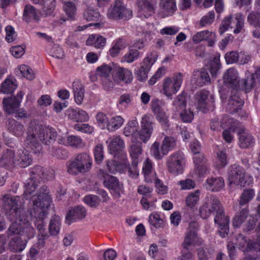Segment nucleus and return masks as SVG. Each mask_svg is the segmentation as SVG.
<instances>
[{
  "instance_id": "nucleus-24",
  "label": "nucleus",
  "mask_w": 260,
  "mask_h": 260,
  "mask_svg": "<svg viewBox=\"0 0 260 260\" xmlns=\"http://www.w3.org/2000/svg\"><path fill=\"white\" fill-rule=\"evenodd\" d=\"M27 240L21 237H14L8 243V248L12 252H19L22 251L26 246Z\"/></svg>"
},
{
  "instance_id": "nucleus-2",
  "label": "nucleus",
  "mask_w": 260,
  "mask_h": 260,
  "mask_svg": "<svg viewBox=\"0 0 260 260\" xmlns=\"http://www.w3.org/2000/svg\"><path fill=\"white\" fill-rule=\"evenodd\" d=\"M37 194V198L34 197L32 199V208L30 214L34 216V222L38 233L47 232L45 219L47 217L48 208L52 201L50 190L47 186L43 185Z\"/></svg>"
},
{
  "instance_id": "nucleus-59",
  "label": "nucleus",
  "mask_w": 260,
  "mask_h": 260,
  "mask_svg": "<svg viewBox=\"0 0 260 260\" xmlns=\"http://www.w3.org/2000/svg\"><path fill=\"white\" fill-rule=\"evenodd\" d=\"M100 201L101 200L99 197L92 194L86 196L84 198V202L91 207H95L98 206Z\"/></svg>"
},
{
  "instance_id": "nucleus-20",
  "label": "nucleus",
  "mask_w": 260,
  "mask_h": 260,
  "mask_svg": "<svg viewBox=\"0 0 260 260\" xmlns=\"http://www.w3.org/2000/svg\"><path fill=\"white\" fill-rule=\"evenodd\" d=\"M113 74L114 80L117 82L123 81L125 83H128L131 82L133 79L132 72L124 68L116 67L115 69H113Z\"/></svg>"
},
{
  "instance_id": "nucleus-7",
  "label": "nucleus",
  "mask_w": 260,
  "mask_h": 260,
  "mask_svg": "<svg viewBox=\"0 0 260 260\" xmlns=\"http://www.w3.org/2000/svg\"><path fill=\"white\" fill-rule=\"evenodd\" d=\"M228 182L229 185L234 184L241 187H244L249 184L245 169L242 167L237 165H234L229 167Z\"/></svg>"
},
{
  "instance_id": "nucleus-50",
  "label": "nucleus",
  "mask_w": 260,
  "mask_h": 260,
  "mask_svg": "<svg viewBox=\"0 0 260 260\" xmlns=\"http://www.w3.org/2000/svg\"><path fill=\"white\" fill-rule=\"evenodd\" d=\"M187 93L182 92L181 94L178 95L177 99L174 101L173 105L176 107L177 110H184L186 106Z\"/></svg>"
},
{
  "instance_id": "nucleus-34",
  "label": "nucleus",
  "mask_w": 260,
  "mask_h": 260,
  "mask_svg": "<svg viewBox=\"0 0 260 260\" xmlns=\"http://www.w3.org/2000/svg\"><path fill=\"white\" fill-rule=\"evenodd\" d=\"M74 99L77 104H81L84 96V89L83 86L79 82H74L72 85Z\"/></svg>"
},
{
  "instance_id": "nucleus-63",
  "label": "nucleus",
  "mask_w": 260,
  "mask_h": 260,
  "mask_svg": "<svg viewBox=\"0 0 260 260\" xmlns=\"http://www.w3.org/2000/svg\"><path fill=\"white\" fill-rule=\"evenodd\" d=\"M67 145L73 147H80L82 145V141L79 137L72 135L67 137Z\"/></svg>"
},
{
  "instance_id": "nucleus-62",
  "label": "nucleus",
  "mask_w": 260,
  "mask_h": 260,
  "mask_svg": "<svg viewBox=\"0 0 260 260\" xmlns=\"http://www.w3.org/2000/svg\"><path fill=\"white\" fill-rule=\"evenodd\" d=\"M113 71L112 67L107 64H103L96 69L98 74L103 78L108 77L110 73Z\"/></svg>"
},
{
  "instance_id": "nucleus-9",
  "label": "nucleus",
  "mask_w": 260,
  "mask_h": 260,
  "mask_svg": "<svg viewBox=\"0 0 260 260\" xmlns=\"http://www.w3.org/2000/svg\"><path fill=\"white\" fill-rule=\"evenodd\" d=\"M132 14V11L125 7L121 0H115L107 13L108 17L114 20H127L131 18Z\"/></svg>"
},
{
  "instance_id": "nucleus-39",
  "label": "nucleus",
  "mask_w": 260,
  "mask_h": 260,
  "mask_svg": "<svg viewBox=\"0 0 260 260\" xmlns=\"http://www.w3.org/2000/svg\"><path fill=\"white\" fill-rule=\"evenodd\" d=\"M248 214V209L247 207L241 209L239 212H237L233 219V224L235 227H239V226L246 219Z\"/></svg>"
},
{
  "instance_id": "nucleus-29",
  "label": "nucleus",
  "mask_w": 260,
  "mask_h": 260,
  "mask_svg": "<svg viewBox=\"0 0 260 260\" xmlns=\"http://www.w3.org/2000/svg\"><path fill=\"white\" fill-rule=\"evenodd\" d=\"M20 221L22 222L20 236L24 237V239L26 240L33 238L36 235L35 229L31 225L30 223L28 222L24 216V218H21Z\"/></svg>"
},
{
  "instance_id": "nucleus-37",
  "label": "nucleus",
  "mask_w": 260,
  "mask_h": 260,
  "mask_svg": "<svg viewBox=\"0 0 260 260\" xmlns=\"http://www.w3.org/2000/svg\"><path fill=\"white\" fill-rule=\"evenodd\" d=\"M127 46L125 41L121 38H119L115 42L112 47L109 51V54L112 57L117 56L120 51Z\"/></svg>"
},
{
  "instance_id": "nucleus-32",
  "label": "nucleus",
  "mask_w": 260,
  "mask_h": 260,
  "mask_svg": "<svg viewBox=\"0 0 260 260\" xmlns=\"http://www.w3.org/2000/svg\"><path fill=\"white\" fill-rule=\"evenodd\" d=\"M176 146V140L174 137H165L161 146V154L167 155L170 151L173 150Z\"/></svg>"
},
{
  "instance_id": "nucleus-57",
  "label": "nucleus",
  "mask_w": 260,
  "mask_h": 260,
  "mask_svg": "<svg viewBox=\"0 0 260 260\" xmlns=\"http://www.w3.org/2000/svg\"><path fill=\"white\" fill-rule=\"evenodd\" d=\"M123 123V119L120 116H116L112 117L108 126V130L113 131L120 127Z\"/></svg>"
},
{
  "instance_id": "nucleus-15",
  "label": "nucleus",
  "mask_w": 260,
  "mask_h": 260,
  "mask_svg": "<svg viewBox=\"0 0 260 260\" xmlns=\"http://www.w3.org/2000/svg\"><path fill=\"white\" fill-rule=\"evenodd\" d=\"M156 0H139L138 14L141 17L147 18L155 13Z\"/></svg>"
},
{
  "instance_id": "nucleus-8",
  "label": "nucleus",
  "mask_w": 260,
  "mask_h": 260,
  "mask_svg": "<svg viewBox=\"0 0 260 260\" xmlns=\"http://www.w3.org/2000/svg\"><path fill=\"white\" fill-rule=\"evenodd\" d=\"M153 122L150 116L145 115L142 117L141 121V128L137 131L136 137L132 139L133 143L143 142L146 143L150 138L153 131Z\"/></svg>"
},
{
  "instance_id": "nucleus-30",
  "label": "nucleus",
  "mask_w": 260,
  "mask_h": 260,
  "mask_svg": "<svg viewBox=\"0 0 260 260\" xmlns=\"http://www.w3.org/2000/svg\"><path fill=\"white\" fill-rule=\"evenodd\" d=\"M159 7L167 16L172 15L177 10L176 0H160Z\"/></svg>"
},
{
  "instance_id": "nucleus-5",
  "label": "nucleus",
  "mask_w": 260,
  "mask_h": 260,
  "mask_svg": "<svg viewBox=\"0 0 260 260\" xmlns=\"http://www.w3.org/2000/svg\"><path fill=\"white\" fill-rule=\"evenodd\" d=\"M91 165L92 158L86 153L78 154L74 159L67 162V171L72 175L87 172L89 171Z\"/></svg>"
},
{
  "instance_id": "nucleus-13",
  "label": "nucleus",
  "mask_w": 260,
  "mask_h": 260,
  "mask_svg": "<svg viewBox=\"0 0 260 260\" xmlns=\"http://www.w3.org/2000/svg\"><path fill=\"white\" fill-rule=\"evenodd\" d=\"M103 184L116 198H120L121 193L123 192L122 184L120 183L118 179L114 176L109 175L105 176Z\"/></svg>"
},
{
  "instance_id": "nucleus-31",
  "label": "nucleus",
  "mask_w": 260,
  "mask_h": 260,
  "mask_svg": "<svg viewBox=\"0 0 260 260\" xmlns=\"http://www.w3.org/2000/svg\"><path fill=\"white\" fill-rule=\"evenodd\" d=\"M21 218H24L23 214H20V217H14L12 220L13 221L9 226L7 231V235L9 236H11L13 235H20L22 222L20 221Z\"/></svg>"
},
{
  "instance_id": "nucleus-1",
  "label": "nucleus",
  "mask_w": 260,
  "mask_h": 260,
  "mask_svg": "<svg viewBox=\"0 0 260 260\" xmlns=\"http://www.w3.org/2000/svg\"><path fill=\"white\" fill-rule=\"evenodd\" d=\"M214 212V221L218 228L217 232L221 237L224 238L229 233L230 218L225 215L224 208L217 197L210 196L200 207L199 214L203 219H207Z\"/></svg>"
},
{
  "instance_id": "nucleus-54",
  "label": "nucleus",
  "mask_w": 260,
  "mask_h": 260,
  "mask_svg": "<svg viewBox=\"0 0 260 260\" xmlns=\"http://www.w3.org/2000/svg\"><path fill=\"white\" fill-rule=\"evenodd\" d=\"M155 115H156L157 120L159 122L164 128H168L170 125L168 119L169 116L167 115L165 111L162 109L158 112L155 113Z\"/></svg>"
},
{
  "instance_id": "nucleus-46",
  "label": "nucleus",
  "mask_w": 260,
  "mask_h": 260,
  "mask_svg": "<svg viewBox=\"0 0 260 260\" xmlns=\"http://www.w3.org/2000/svg\"><path fill=\"white\" fill-rule=\"evenodd\" d=\"M107 167L109 171L111 173H115L116 172L121 173L123 171L124 165L115 160H111L107 161Z\"/></svg>"
},
{
  "instance_id": "nucleus-19",
  "label": "nucleus",
  "mask_w": 260,
  "mask_h": 260,
  "mask_svg": "<svg viewBox=\"0 0 260 260\" xmlns=\"http://www.w3.org/2000/svg\"><path fill=\"white\" fill-rule=\"evenodd\" d=\"M86 212L85 209L82 206H77L72 208L66 215V222L70 224L72 222L77 220L82 219L86 216Z\"/></svg>"
},
{
  "instance_id": "nucleus-36",
  "label": "nucleus",
  "mask_w": 260,
  "mask_h": 260,
  "mask_svg": "<svg viewBox=\"0 0 260 260\" xmlns=\"http://www.w3.org/2000/svg\"><path fill=\"white\" fill-rule=\"evenodd\" d=\"M124 147V143L120 137H116L114 138L110 142L109 148L111 153L116 155V152L119 153L122 149Z\"/></svg>"
},
{
  "instance_id": "nucleus-42",
  "label": "nucleus",
  "mask_w": 260,
  "mask_h": 260,
  "mask_svg": "<svg viewBox=\"0 0 260 260\" xmlns=\"http://www.w3.org/2000/svg\"><path fill=\"white\" fill-rule=\"evenodd\" d=\"M197 236V234L195 231L190 230L188 231L182 244L183 249L188 250L190 246L194 244L196 242Z\"/></svg>"
},
{
  "instance_id": "nucleus-10",
  "label": "nucleus",
  "mask_w": 260,
  "mask_h": 260,
  "mask_svg": "<svg viewBox=\"0 0 260 260\" xmlns=\"http://www.w3.org/2000/svg\"><path fill=\"white\" fill-rule=\"evenodd\" d=\"M198 108L203 113L212 112L215 109L214 97L208 91L203 90L196 95Z\"/></svg>"
},
{
  "instance_id": "nucleus-25",
  "label": "nucleus",
  "mask_w": 260,
  "mask_h": 260,
  "mask_svg": "<svg viewBox=\"0 0 260 260\" xmlns=\"http://www.w3.org/2000/svg\"><path fill=\"white\" fill-rule=\"evenodd\" d=\"M192 80L197 85L202 86L210 82L211 79L208 73L206 71L196 70L193 72Z\"/></svg>"
},
{
  "instance_id": "nucleus-28",
  "label": "nucleus",
  "mask_w": 260,
  "mask_h": 260,
  "mask_svg": "<svg viewBox=\"0 0 260 260\" xmlns=\"http://www.w3.org/2000/svg\"><path fill=\"white\" fill-rule=\"evenodd\" d=\"M16 157L14 151L11 149H7L4 151L3 155L0 159V167H4L7 165L12 166L16 165Z\"/></svg>"
},
{
  "instance_id": "nucleus-14",
  "label": "nucleus",
  "mask_w": 260,
  "mask_h": 260,
  "mask_svg": "<svg viewBox=\"0 0 260 260\" xmlns=\"http://www.w3.org/2000/svg\"><path fill=\"white\" fill-rule=\"evenodd\" d=\"M182 82V75L181 73L174 78V82L171 78L168 77L165 79L163 84L164 94L168 97H171L172 93L175 94L179 89Z\"/></svg>"
},
{
  "instance_id": "nucleus-22",
  "label": "nucleus",
  "mask_w": 260,
  "mask_h": 260,
  "mask_svg": "<svg viewBox=\"0 0 260 260\" xmlns=\"http://www.w3.org/2000/svg\"><path fill=\"white\" fill-rule=\"evenodd\" d=\"M255 85V75L252 74L245 78L239 80L236 91L243 90L246 93L252 90Z\"/></svg>"
},
{
  "instance_id": "nucleus-11",
  "label": "nucleus",
  "mask_w": 260,
  "mask_h": 260,
  "mask_svg": "<svg viewBox=\"0 0 260 260\" xmlns=\"http://www.w3.org/2000/svg\"><path fill=\"white\" fill-rule=\"evenodd\" d=\"M184 157L181 151H177L170 155L167 159V166L169 172L174 175L182 174L183 170Z\"/></svg>"
},
{
  "instance_id": "nucleus-17",
  "label": "nucleus",
  "mask_w": 260,
  "mask_h": 260,
  "mask_svg": "<svg viewBox=\"0 0 260 260\" xmlns=\"http://www.w3.org/2000/svg\"><path fill=\"white\" fill-rule=\"evenodd\" d=\"M224 84L232 89L231 91L236 90L239 82L237 72L233 68L228 69L223 76Z\"/></svg>"
},
{
  "instance_id": "nucleus-51",
  "label": "nucleus",
  "mask_w": 260,
  "mask_h": 260,
  "mask_svg": "<svg viewBox=\"0 0 260 260\" xmlns=\"http://www.w3.org/2000/svg\"><path fill=\"white\" fill-rule=\"evenodd\" d=\"M200 191L196 190L193 192L190 193L186 198V204L190 208H193L199 200Z\"/></svg>"
},
{
  "instance_id": "nucleus-44",
  "label": "nucleus",
  "mask_w": 260,
  "mask_h": 260,
  "mask_svg": "<svg viewBox=\"0 0 260 260\" xmlns=\"http://www.w3.org/2000/svg\"><path fill=\"white\" fill-rule=\"evenodd\" d=\"M15 73L18 76L21 75L29 80H32L35 78V75L31 69L26 65H21L19 68L16 71Z\"/></svg>"
},
{
  "instance_id": "nucleus-23",
  "label": "nucleus",
  "mask_w": 260,
  "mask_h": 260,
  "mask_svg": "<svg viewBox=\"0 0 260 260\" xmlns=\"http://www.w3.org/2000/svg\"><path fill=\"white\" fill-rule=\"evenodd\" d=\"M239 144L242 148H247L254 143V138L245 129H241L238 133Z\"/></svg>"
},
{
  "instance_id": "nucleus-55",
  "label": "nucleus",
  "mask_w": 260,
  "mask_h": 260,
  "mask_svg": "<svg viewBox=\"0 0 260 260\" xmlns=\"http://www.w3.org/2000/svg\"><path fill=\"white\" fill-rule=\"evenodd\" d=\"M149 221L150 223L155 228L158 229L162 228L164 225V222L160 216L157 213H151L149 215Z\"/></svg>"
},
{
  "instance_id": "nucleus-60",
  "label": "nucleus",
  "mask_w": 260,
  "mask_h": 260,
  "mask_svg": "<svg viewBox=\"0 0 260 260\" xmlns=\"http://www.w3.org/2000/svg\"><path fill=\"white\" fill-rule=\"evenodd\" d=\"M50 237L48 232H41L38 234V241L35 245L38 249H42L45 246V241Z\"/></svg>"
},
{
  "instance_id": "nucleus-6",
  "label": "nucleus",
  "mask_w": 260,
  "mask_h": 260,
  "mask_svg": "<svg viewBox=\"0 0 260 260\" xmlns=\"http://www.w3.org/2000/svg\"><path fill=\"white\" fill-rule=\"evenodd\" d=\"M23 95L22 92L19 91L16 96L4 98L3 100L5 111L9 114L15 113V117L17 119L27 117L26 112L24 110L19 111L18 110Z\"/></svg>"
},
{
  "instance_id": "nucleus-18",
  "label": "nucleus",
  "mask_w": 260,
  "mask_h": 260,
  "mask_svg": "<svg viewBox=\"0 0 260 260\" xmlns=\"http://www.w3.org/2000/svg\"><path fill=\"white\" fill-rule=\"evenodd\" d=\"M6 125L9 132L17 137L22 136L25 131L23 124L13 118H9Z\"/></svg>"
},
{
  "instance_id": "nucleus-40",
  "label": "nucleus",
  "mask_w": 260,
  "mask_h": 260,
  "mask_svg": "<svg viewBox=\"0 0 260 260\" xmlns=\"http://www.w3.org/2000/svg\"><path fill=\"white\" fill-rule=\"evenodd\" d=\"M142 53L137 49H134L128 47V51L122 57V61L127 63H132L138 59L141 55Z\"/></svg>"
},
{
  "instance_id": "nucleus-52",
  "label": "nucleus",
  "mask_w": 260,
  "mask_h": 260,
  "mask_svg": "<svg viewBox=\"0 0 260 260\" xmlns=\"http://www.w3.org/2000/svg\"><path fill=\"white\" fill-rule=\"evenodd\" d=\"M17 87V85L10 79H6L1 85V90L4 93H10L13 92Z\"/></svg>"
},
{
  "instance_id": "nucleus-58",
  "label": "nucleus",
  "mask_w": 260,
  "mask_h": 260,
  "mask_svg": "<svg viewBox=\"0 0 260 260\" xmlns=\"http://www.w3.org/2000/svg\"><path fill=\"white\" fill-rule=\"evenodd\" d=\"M96 119L99 126L101 127L102 129L107 127L108 129L109 122L106 114L103 113L99 112L96 115Z\"/></svg>"
},
{
  "instance_id": "nucleus-41",
  "label": "nucleus",
  "mask_w": 260,
  "mask_h": 260,
  "mask_svg": "<svg viewBox=\"0 0 260 260\" xmlns=\"http://www.w3.org/2000/svg\"><path fill=\"white\" fill-rule=\"evenodd\" d=\"M57 143H55L54 145L51 147V154L54 156H56L58 158H63L64 157H62L61 155V154H62V152L64 153H66L65 151H62L60 149L58 148V144H63L65 145H67V138L65 139L61 136H59L57 140L56 141Z\"/></svg>"
},
{
  "instance_id": "nucleus-47",
  "label": "nucleus",
  "mask_w": 260,
  "mask_h": 260,
  "mask_svg": "<svg viewBox=\"0 0 260 260\" xmlns=\"http://www.w3.org/2000/svg\"><path fill=\"white\" fill-rule=\"evenodd\" d=\"M30 178L41 182L42 178H44V171L40 166H36L30 169Z\"/></svg>"
},
{
  "instance_id": "nucleus-35",
  "label": "nucleus",
  "mask_w": 260,
  "mask_h": 260,
  "mask_svg": "<svg viewBox=\"0 0 260 260\" xmlns=\"http://www.w3.org/2000/svg\"><path fill=\"white\" fill-rule=\"evenodd\" d=\"M61 225L60 218L58 215H55L50 219L49 225V232L50 235L56 236L59 232Z\"/></svg>"
},
{
  "instance_id": "nucleus-48",
  "label": "nucleus",
  "mask_w": 260,
  "mask_h": 260,
  "mask_svg": "<svg viewBox=\"0 0 260 260\" xmlns=\"http://www.w3.org/2000/svg\"><path fill=\"white\" fill-rule=\"evenodd\" d=\"M247 22L250 25L254 27H260V13L251 11L247 16Z\"/></svg>"
},
{
  "instance_id": "nucleus-45",
  "label": "nucleus",
  "mask_w": 260,
  "mask_h": 260,
  "mask_svg": "<svg viewBox=\"0 0 260 260\" xmlns=\"http://www.w3.org/2000/svg\"><path fill=\"white\" fill-rule=\"evenodd\" d=\"M63 9L68 18L73 20L76 13V7L75 4L71 1L64 2Z\"/></svg>"
},
{
  "instance_id": "nucleus-43",
  "label": "nucleus",
  "mask_w": 260,
  "mask_h": 260,
  "mask_svg": "<svg viewBox=\"0 0 260 260\" xmlns=\"http://www.w3.org/2000/svg\"><path fill=\"white\" fill-rule=\"evenodd\" d=\"M157 55L155 52H151L145 57L142 62L140 68L142 70L146 69V71H149L152 66L154 63L157 59Z\"/></svg>"
},
{
  "instance_id": "nucleus-3",
  "label": "nucleus",
  "mask_w": 260,
  "mask_h": 260,
  "mask_svg": "<svg viewBox=\"0 0 260 260\" xmlns=\"http://www.w3.org/2000/svg\"><path fill=\"white\" fill-rule=\"evenodd\" d=\"M42 128V124L37 120L30 121L23 141L24 146L35 154H39L42 150V145L38 140L37 135Z\"/></svg>"
},
{
  "instance_id": "nucleus-26",
  "label": "nucleus",
  "mask_w": 260,
  "mask_h": 260,
  "mask_svg": "<svg viewBox=\"0 0 260 260\" xmlns=\"http://www.w3.org/2000/svg\"><path fill=\"white\" fill-rule=\"evenodd\" d=\"M16 165L21 168L29 166L32 162V158L27 151L19 150L17 152Z\"/></svg>"
},
{
  "instance_id": "nucleus-56",
  "label": "nucleus",
  "mask_w": 260,
  "mask_h": 260,
  "mask_svg": "<svg viewBox=\"0 0 260 260\" xmlns=\"http://www.w3.org/2000/svg\"><path fill=\"white\" fill-rule=\"evenodd\" d=\"M104 147L102 144H99L94 149V160L96 164H100L104 159Z\"/></svg>"
},
{
  "instance_id": "nucleus-33",
  "label": "nucleus",
  "mask_w": 260,
  "mask_h": 260,
  "mask_svg": "<svg viewBox=\"0 0 260 260\" xmlns=\"http://www.w3.org/2000/svg\"><path fill=\"white\" fill-rule=\"evenodd\" d=\"M206 188L212 191H217L222 189L224 186V180L222 177L210 178L206 180Z\"/></svg>"
},
{
  "instance_id": "nucleus-49",
  "label": "nucleus",
  "mask_w": 260,
  "mask_h": 260,
  "mask_svg": "<svg viewBox=\"0 0 260 260\" xmlns=\"http://www.w3.org/2000/svg\"><path fill=\"white\" fill-rule=\"evenodd\" d=\"M100 16V12L92 8H88L83 13L84 18L88 21H98Z\"/></svg>"
},
{
  "instance_id": "nucleus-53",
  "label": "nucleus",
  "mask_w": 260,
  "mask_h": 260,
  "mask_svg": "<svg viewBox=\"0 0 260 260\" xmlns=\"http://www.w3.org/2000/svg\"><path fill=\"white\" fill-rule=\"evenodd\" d=\"M221 64L219 58L215 57L210 61L209 70L212 77L215 78L220 69Z\"/></svg>"
},
{
  "instance_id": "nucleus-4",
  "label": "nucleus",
  "mask_w": 260,
  "mask_h": 260,
  "mask_svg": "<svg viewBox=\"0 0 260 260\" xmlns=\"http://www.w3.org/2000/svg\"><path fill=\"white\" fill-rule=\"evenodd\" d=\"M19 198L12 197L10 194H6L0 198V207L4 210L7 217L12 220L14 217H19L23 213Z\"/></svg>"
},
{
  "instance_id": "nucleus-21",
  "label": "nucleus",
  "mask_w": 260,
  "mask_h": 260,
  "mask_svg": "<svg viewBox=\"0 0 260 260\" xmlns=\"http://www.w3.org/2000/svg\"><path fill=\"white\" fill-rule=\"evenodd\" d=\"M40 183L39 182V181H37L29 177L24 183V191L23 193V197L26 200L31 199V202L34 197L37 198V193L40 189H39L36 192V195H34L31 197V194L36 190ZM39 189H40V188Z\"/></svg>"
},
{
  "instance_id": "nucleus-27",
  "label": "nucleus",
  "mask_w": 260,
  "mask_h": 260,
  "mask_svg": "<svg viewBox=\"0 0 260 260\" xmlns=\"http://www.w3.org/2000/svg\"><path fill=\"white\" fill-rule=\"evenodd\" d=\"M23 20L27 23L32 21L38 22L40 17L37 14V10L30 5H26L24 9L23 14Z\"/></svg>"
},
{
  "instance_id": "nucleus-38",
  "label": "nucleus",
  "mask_w": 260,
  "mask_h": 260,
  "mask_svg": "<svg viewBox=\"0 0 260 260\" xmlns=\"http://www.w3.org/2000/svg\"><path fill=\"white\" fill-rule=\"evenodd\" d=\"M254 194V191L253 189H244L240 197L239 206L241 207L244 206L247 207L249 202L253 198Z\"/></svg>"
},
{
  "instance_id": "nucleus-64",
  "label": "nucleus",
  "mask_w": 260,
  "mask_h": 260,
  "mask_svg": "<svg viewBox=\"0 0 260 260\" xmlns=\"http://www.w3.org/2000/svg\"><path fill=\"white\" fill-rule=\"evenodd\" d=\"M211 35V32L208 30L202 31L194 35L192 37V40L194 43H198L202 41L208 39Z\"/></svg>"
},
{
  "instance_id": "nucleus-16",
  "label": "nucleus",
  "mask_w": 260,
  "mask_h": 260,
  "mask_svg": "<svg viewBox=\"0 0 260 260\" xmlns=\"http://www.w3.org/2000/svg\"><path fill=\"white\" fill-rule=\"evenodd\" d=\"M244 103L243 100L240 98L238 92L235 91H231V94L226 106V109L230 113L234 114L237 113L242 109Z\"/></svg>"
},
{
  "instance_id": "nucleus-12",
  "label": "nucleus",
  "mask_w": 260,
  "mask_h": 260,
  "mask_svg": "<svg viewBox=\"0 0 260 260\" xmlns=\"http://www.w3.org/2000/svg\"><path fill=\"white\" fill-rule=\"evenodd\" d=\"M41 129L38 132V138L43 144L48 146V150L51 153V147L57 143V133L54 128H47L42 124Z\"/></svg>"
},
{
  "instance_id": "nucleus-61",
  "label": "nucleus",
  "mask_w": 260,
  "mask_h": 260,
  "mask_svg": "<svg viewBox=\"0 0 260 260\" xmlns=\"http://www.w3.org/2000/svg\"><path fill=\"white\" fill-rule=\"evenodd\" d=\"M260 251V236H258L255 241L251 240L248 243V247L244 248V252L249 251Z\"/></svg>"
}]
</instances>
